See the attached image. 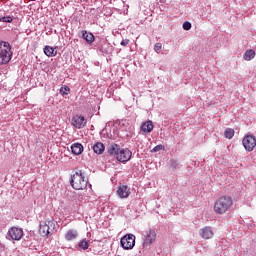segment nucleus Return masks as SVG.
<instances>
[{"instance_id": "nucleus-14", "label": "nucleus", "mask_w": 256, "mask_h": 256, "mask_svg": "<svg viewBox=\"0 0 256 256\" xmlns=\"http://www.w3.org/2000/svg\"><path fill=\"white\" fill-rule=\"evenodd\" d=\"M153 127V121L148 120L141 125V131L144 133H151V131H153Z\"/></svg>"}, {"instance_id": "nucleus-2", "label": "nucleus", "mask_w": 256, "mask_h": 256, "mask_svg": "<svg viewBox=\"0 0 256 256\" xmlns=\"http://www.w3.org/2000/svg\"><path fill=\"white\" fill-rule=\"evenodd\" d=\"M233 205V198L230 196H222L218 198L214 203V211L217 215H224Z\"/></svg>"}, {"instance_id": "nucleus-4", "label": "nucleus", "mask_w": 256, "mask_h": 256, "mask_svg": "<svg viewBox=\"0 0 256 256\" xmlns=\"http://www.w3.org/2000/svg\"><path fill=\"white\" fill-rule=\"evenodd\" d=\"M11 61V44L0 42V65H7Z\"/></svg>"}, {"instance_id": "nucleus-11", "label": "nucleus", "mask_w": 256, "mask_h": 256, "mask_svg": "<svg viewBox=\"0 0 256 256\" xmlns=\"http://www.w3.org/2000/svg\"><path fill=\"white\" fill-rule=\"evenodd\" d=\"M213 235V229H211L209 226H206L200 230V236L202 239H211L213 238Z\"/></svg>"}, {"instance_id": "nucleus-27", "label": "nucleus", "mask_w": 256, "mask_h": 256, "mask_svg": "<svg viewBox=\"0 0 256 256\" xmlns=\"http://www.w3.org/2000/svg\"><path fill=\"white\" fill-rule=\"evenodd\" d=\"M161 49H163V44H161V43H156V44L154 45V51H155L156 53H161Z\"/></svg>"}, {"instance_id": "nucleus-15", "label": "nucleus", "mask_w": 256, "mask_h": 256, "mask_svg": "<svg viewBox=\"0 0 256 256\" xmlns=\"http://www.w3.org/2000/svg\"><path fill=\"white\" fill-rule=\"evenodd\" d=\"M39 233L42 237H48L49 233H51L49 226H46L45 222L40 223Z\"/></svg>"}, {"instance_id": "nucleus-26", "label": "nucleus", "mask_w": 256, "mask_h": 256, "mask_svg": "<svg viewBox=\"0 0 256 256\" xmlns=\"http://www.w3.org/2000/svg\"><path fill=\"white\" fill-rule=\"evenodd\" d=\"M159 151H165V146H163L162 144L156 145L153 149L152 152L153 153H157Z\"/></svg>"}, {"instance_id": "nucleus-6", "label": "nucleus", "mask_w": 256, "mask_h": 256, "mask_svg": "<svg viewBox=\"0 0 256 256\" xmlns=\"http://www.w3.org/2000/svg\"><path fill=\"white\" fill-rule=\"evenodd\" d=\"M120 245L123 249L129 250L135 247V235L127 234L120 240Z\"/></svg>"}, {"instance_id": "nucleus-22", "label": "nucleus", "mask_w": 256, "mask_h": 256, "mask_svg": "<svg viewBox=\"0 0 256 256\" xmlns=\"http://www.w3.org/2000/svg\"><path fill=\"white\" fill-rule=\"evenodd\" d=\"M78 247L79 249H83V251L89 249V242H87V240H81L79 243H78Z\"/></svg>"}, {"instance_id": "nucleus-21", "label": "nucleus", "mask_w": 256, "mask_h": 256, "mask_svg": "<svg viewBox=\"0 0 256 256\" xmlns=\"http://www.w3.org/2000/svg\"><path fill=\"white\" fill-rule=\"evenodd\" d=\"M224 136L226 137V139H233V137L235 136V130L227 128L224 132Z\"/></svg>"}, {"instance_id": "nucleus-1", "label": "nucleus", "mask_w": 256, "mask_h": 256, "mask_svg": "<svg viewBox=\"0 0 256 256\" xmlns=\"http://www.w3.org/2000/svg\"><path fill=\"white\" fill-rule=\"evenodd\" d=\"M107 151L109 155H114V157L117 159V161H120V163H127V161L131 160V157L133 155L131 150L127 148L121 149L119 144H111L107 148Z\"/></svg>"}, {"instance_id": "nucleus-29", "label": "nucleus", "mask_w": 256, "mask_h": 256, "mask_svg": "<svg viewBox=\"0 0 256 256\" xmlns=\"http://www.w3.org/2000/svg\"><path fill=\"white\" fill-rule=\"evenodd\" d=\"M129 43H130L129 39H125V40H122V41L120 42V45H121L122 47H127V45H129Z\"/></svg>"}, {"instance_id": "nucleus-30", "label": "nucleus", "mask_w": 256, "mask_h": 256, "mask_svg": "<svg viewBox=\"0 0 256 256\" xmlns=\"http://www.w3.org/2000/svg\"><path fill=\"white\" fill-rule=\"evenodd\" d=\"M170 165H171V168L172 169H177V161H175V160H170Z\"/></svg>"}, {"instance_id": "nucleus-12", "label": "nucleus", "mask_w": 256, "mask_h": 256, "mask_svg": "<svg viewBox=\"0 0 256 256\" xmlns=\"http://www.w3.org/2000/svg\"><path fill=\"white\" fill-rule=\"evenodd\" d=\"M82 38L86 41L89 45L95 41V36L91 32H87V30L82 31Z\"/></svg>"}, {"instance_id": "nucleus-5", "label": "nucleus", "mask_w": 256, "mask_h": 256, "mask_svg": "<svg viewBox=\"0 0 256 256\" xmlns=\"http://www.w3.org/2000/svg\"><path fill=\"white\" fill-rule=\"evenodd\" d=\"M143 246L149 247V245H153L157 240V231L153 228H149L143 234Z\"/></svg>"}, {"instance_id": "nucleus-23", "label": "nucleus", "mask_w": 256, "mask_h": 256, "mask_svg": "<svg viewBox=\"0 0 256 256\" xmlns=\"http://www.w3.org/2000/svg\"><path fill=\"white\" fill-rule=\"evenodd\" d=\"M0 23H13V16L0 17Z\"/></svg>"}, {"instance_id": "nucleus-25", "label": "nucleus", "mask_w": 256, "mask_h": 256, "mask_svg": "<svg viewBox=\"0 0 256 256\" xmlns=\"http://www.w3.org/2000/svg\"><path fill=\"white\" fill-rule=\"evenodd\" d=\"M44 223L48 227L49 231L55 230V222H53L52 220H48V221H46Z\"/></svg>"}, {"instance_id": "nucleus-24", "label": "nucleus", "mask_w": 256, "mask_h": 256, "mask_svg": "<svg viewBox=\"0 0 256 256\" xmlns=\"http://www.w3.org/2000/svg\"><path fill=\"white\" fill-rule=\"evenodd\" d=\"M71 91V89L69 88V86H62L60 88V95H69V92Z\"/></svg>"}, {"instance_id": "nucleus-17", "label": "nucleus", "mask_w": 256, "mask_h": 256, "mask_svg": "<svg viewBox=\"0 0 256 256\" xmlns=\"http://www.w3.org/2000/svg\"><path fill=\"white\" fill-rule=\"evenodd\" d=\"M79 233L77 230H68L65 234L66 241H73L74 239H77Z\"/></svg>"}, {"instance_id": "nucleus-28", "label": "nucleus", "mask_w": 256, "mask_h": 256, "mask_svg": "<svg viewBox=\"0 0 256 256\" xmlns=\"http://www.w3.org/2000/svg\"><path fill=\"white\" fill-rule=\"evenodd\" d=\"M183 29H184V31H189L191 29V22H189V21L184 22Z\"/></svg>"}, {"instance_id": "nucleus-20", "label": "nucleus", "mask_w": 256, "mask_h": 256, "mask_svg": "<svg viewBox=\"0 0 256 256\" xmlns=\"http://www.w3.org/2000/svg\"><path fill=\"white\" fill-rule=\"evenodd\" d=\"M243 59L245 61H251V59H255V51L253 49L247 50L243 55Z\"/></svg>"}, {"instance_id": "nucleus-13", "label": "nucleus", "mask_w": 256, "mask_h": 256, "mask_svg": "<svg viewBox=\"0 0 256 256\" xmlns=\"http://www.w3.org/2000/svg\"><path fill=\"white\" fill-rule=\"evenodd\" d=\"M83 149V144L81 143H74L71 145L73 155H81L83 153Z\"/></svg>"}, {"instance_id": "nucleus-19", "label": "nucleus", "mask_w": 256, "mask_h": 256, "mask_svg": "<svg viewBox=\"0 0 256 256\" xmlns=\"http://www.w3.org/2000/svg\"><path fill=\"white\" fill-rule=\"evenodd\" d=\"M44 53L47 57H55L57 55V52H55V49L51 46H45Z\"/></svg>"}, {"instance_id": "nucleus-8", "label": "nucleus", "mask_w": 256, "mask_h": 256, "mask_svg": "<svg viewBox=\"0 0 256 256\" xmlns=\"http://www.w3.org/2000/svg\"><path fill=\"white\" fill-rule=\"evenodd\" d=\"M71 125L76 129H83L87 125V119L83 115H75L72 118Z\"/></svg>"}, {"instance_id": "nucleus-3", "label": "nucleus", "mask_w": 256, "mask_h": 256, "mask_svg": "<svg viewBox=\"0 0 256 256\" xmlns=\"http://www.w3.org/2000/svg\"><path fill=\"white\" fill-rule=\"evenodd\" d=\"M88 183L89 180L85 179V175H83V172L81 170L75 172L70 177V185L72 188L75 189V191H83V189H87Z\"/></svg>"}, {"instance_id": "nucleus-18", "label": "nucleus", "mask_w": 256, "mask_h": 256, "mask_svg": "<svg viewBox=\"0 0 256 256\" xmlns=\"http://www.w3.org/2000/svg\"><path fill=\"white\" fill-rule=\"evenodd\" d=\"M119 129L120 131H129L131 129V124L129 120H121L119 122Z\"/></svg>"}, {"instance_id": "nucleus-10", "label": "nucleus", "mask_w": 256, "mask_h": 256, "mask_svg": "<svg viewBox=\"0 0 256 256\" xmlns=\"http://www.w3.org/2000/svg\"><path fill=\"white\" fill-rule=\"evenodd\" d=\"M117 195L120 197V199H127L129 195H131V190L127 185H119L117 190Z\"/></svg>"}, {"instance_id": "nucleus-9", "label": "nucleus", "mask_w": 256, "mask_h": 256, "mask_svg": "<svg viewBox=\"0 0 256 256\" xmlns=\"http://www.w3.org/2000/svg\"><path fill=\"white\" fill-rule=\"evenodd\" d=\"M8 237H10L12 241H21V239H23V229L18 227H12L8 231Z\"/></svg>"}, {"instance_id": "nucleus-16", "label": "nucleus", "mask_w": 256, "mask_h": 256, "mask_svg": "<svg viewBox=\"0 0 256 256\" xmlns=\"http://www.w3.org/2000/svg\"><path fill=\"white\" fill-rule=\"evenodd\" d=\"M93 151L97 155H101L105 151V145L102 142H97L93 146Z\"/></svg>"}, {"instance_id": "nucleus-7", "label": "nucleus", "mask_w": 256, "mask_h": 256, "mask_svg": "<svg viewBox=\"0 0 256 256\" xmlns=\"http://www.w3.org/2000/svg\"><path fill=\"white\" fill-rule=\"evenodd\" d=\"M242 145L246 151H253L256 147V138L253 135H246L242 140Z\"/></svg>"}]
</instances>
